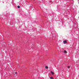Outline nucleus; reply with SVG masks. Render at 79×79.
<instances>
[{"label":"nucleus","instance_id":"3","mask_svg":"<svg viewBox=\"0 0 79 79\" xmlns=\"http://www.w3.org/2000/svg\"><path fill=\"white\" fill-rule=\"evenodd\" d=\"M64 53H66L67 52L66 50H64Z\"/></svg>","mask_w":79,"mask_h":79},{"label":"nucleus","instance_id":"2","mask_svg":"<svg viewBox=\"0 0 79 79\" xmlns=\"http://www.w3.org/2000/svg\"><path fill=\"white\" fill-rule=\"evenodd\" d=\"M50 79H54L53 78V77H50Z\"/></svg>","mask_w":79,"mask_h":79},{"label":"nucleus","instance_id":"6","mask_svg":"<svg viewBox=\"0 0 79 79\" xmlns=\"http://www.w3.org/2000/svg\"><path fill=\"white\" fill-rule=\"evenodd\" d=\"M17 7L18 8H20V6H17Z\"/></svg>","mask_w":79,"mask_h":79},{"label":"nucleus","instance_id":"7","mask_svg":"<svg viewBox=\"0 0 79 79\" xmlns=\"http://www.w3.org/2000/svg\"><path fill=\"white\" fill-rule=\"evenodd\" d=\"M68 68H70V66H68Z\"/></svg>","mask_w":79,"mask_h":79},{"label":"nucleus","instance_id":"4","mask_svg":"<svg viewBox=\"0 0 79 79\" xmlns=\"http://www.w3.org/2000/svg\"><path fill=\"white\" fill-rule=\"evenodd\" d=\"M45 68H46V69H48V66H46L45 67Z\"/></svg>","mask_w":79,"mask_h":79},{"label":"nucleus","instance_id":"8","mask_svg":"<svg viewBox=\"0 0 79 79\" xmlns=\"http://www.w3.org/2000/svg\"><path fill=\"white\" fill-rule=\"evenodd\" d=\"M15 74H17V72L15 73Z\"/></svg>","mask_w":79,"mask_h":79},{"label":"nucleus","instance_id":"1","mask_svg":"<svg viewBox=\"0 0 79 79\" xmlns=\"http://www.w3.org/2000/svg\"><path fill=\"white\" fill-rule=\"evenodd\" d=\"M51 73L52 74V75H53V74H54V73L52 71H51Z\"/></svg>","mask_w":79,"mask_h":79},{"label":"nucleus","instance_id":"5","mask_svg":"<svg viewBox=\"0 0 79 79\" xmlns=\"http://www.w3.org/2000/svg\"><path fill=\"white\" fill-rule=\"evenodd\" d=\"M66 41H64V44H66Z\"/></svg>","mask_w":79,"mask_h":79}]
</instances>
